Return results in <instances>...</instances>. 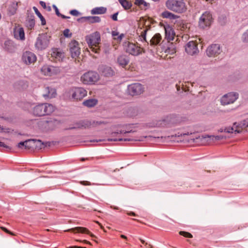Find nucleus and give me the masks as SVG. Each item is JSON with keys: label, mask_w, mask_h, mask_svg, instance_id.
<instances>
[{"label": "nucleus", "mask_w": 248, "mask_h": 248, "mask_svg": "<svg viewBox=\"0 0 248 248\" xmlns=\"http://www.w3.org/2000/svg\"><path fill=\"white\" fill-rule=\"evenodd\" d=\"M69 129H83L82 126L81 121H79L75 123L74 127H71L69 128Z\"/></svg>", "instance_id": "c03bdc74"}, {"label": "nucleus", "mask_w": 248, "mask_h": 248, "mask_svg": "<svg viewBox=\"0 0 248 248\" xmlns=\"http://www.w3.org/2000/svg\"><path fill=\"white\" fill-rule=\"evenodd\" d=\"M129 93L131 95H137L142 93L144 91L143 86L140 83H134L128 87Z\"/></svg>", "instance_id": "ddd939ff"}, {"label": "nucleus", "mask_w": 248, "mask_h": 248, "mask_svg": "<svg viewBox=\"0 0 248 248\" xmlns=\"http://www.w3.org/2000/svg\"><path fill=\"white\" fill-rule=\"evenodd\" d=\"M51 57L53 58L52 61L55 62L61 61L64 57V54L58 48H54L51 50Z\"/></svg>", "instance_id": "aec40b11"}, {"label": "nucleus", "mask_w": 248, "mask_h": 248, "mask_svg": "<svg viewBox=\"0 0 248 248\" xmlns=\"http://www.w3.org/2000/svg\"><path fill=\"white\" fill-rule=\"evenodd\" d=\"M22 60L26 64H30L36 62V57L33 53L26 51L23 54Z\"/></svg>", "instance_id": "dca6fc26"}, {"label": "nucleus", "mask_w": 248, "mask_h": 248, "mask_svg": "<svg viewBox=\"0 0 248 248\" xmlns=\"http://www.w3.org/2000/svg\"><path fill=\"white\" fill-rule=\"evenodd\" d=\"M80 184L83 186H91L92 185V184L87 181H81L80 182Z\"/></svg>", "instance_id": "603ef678"}, {"label": "nucleus", "mask_w": 248, "mask_h": 248, "mask_svg": "<svg viewBox=\"0 0 248 248\" xmlns=\"http://www.w3.org/2000/svg\"><path fill=\"white\" fill-rule=\"evenodd\" d=\"M41 73L44 76L51 77L59 74L61 69L59 67L44 65L41 69Z\"/></svg>", "instance_id": "0eeeda50"}, {"label": "nucleus", "mask_w": 248, "mask_h": 248, "mask_svg": "<svg viewBox=\"0 0 248 248\" xmlns=\"http://www.w3.org/2000/svg\"><path fill=\"white\" fill-rule=\"evenodd\" d=\"M83 18L85 19L89 23H99L101 21V19L99 16H85Z\"/></svg>", "instance_id": "f704fd0d"}, {"label": "nucleus", "mask_w": 248, "mask_h": 248, "mask_svg": "<svg viewBox=\"0 0 248 248\" xmlns=\"http://www.w3.org/2000/svg\"><path fill=\"white\" fill-rule=\"evenodd\" d=\"M85 243L91 244V243L87 240H84L83 241Z\"/></svg>", "instance_id": "338daca9"}, {"label": "nucleus", "mask_w": 248, "mask_h": 248, "mask_svg": "<svg viewBox=\"0 0 248 248\" xmlns=\"http://www.w3.org/2000/svg\"><path fill=\"white\" fill-rule=\"evenodd\" d=\"M151 26H145L144 27L139 28L138 31L140 33V36L143 39L144 41H145L147 44H149V42L146 40V35L148 32L150 31L151 30Z\"/></svg>", "instance_id": "5701e85b"}, {"label": "nucleus", "mask_w": 248, "mask_h": 248, "mask_svg": "<svg viewBox=\"0 0 248 248\" xmlns=\"http://www.w3.org/2000/svg\"><path fill=\"white\" fill-rule=\"evenodd\" d=\"M243 130L248 131V119H246L240 123H234L232 126L221 128L218 130L220 132L228 133H239Z\"/></svg>", "instance_id": "f257e3e1"}, {"label": "nucleus", "mask_w": 248, "mask_h": 248, "mask_svg": "<svg viewBox=\"0 0 248 248\" xmlns=\"http://www.w3.org/2000/svg\"><path fill=\"white\" fill-rule=\"evenodd\" d=\"M205 1H208V2H212L214 0H205Z\"/></svg>", "instance_id": "774afa93"}, {"label": "nucleus", "mask_w": 248, "mask_h": 248, "mask_svg": "<svg viewBox=\"0 0 248 248\" xmlns=\"http://www.w3.org/2000/svg\"><path fill=\"white\" fill-rule=\"evenodd\" d=\"M17 146L18 148L23 149H25V141H21L19 143H18L17 145Z\"/></svg>", "instance_id": "8fccbe9b"}, {"label": "nucleus", "mask_w": 248, "mask_h": 248, "mask_svg": "<svg viewBox=\"0 0 248 248\" xmlns=\"http://www.w3.org/2000/svg\"><path fill=\"white\" fill-rule=\"evenodd\" d=\"M70 14L74 16H78L79 13L77 10H72L70 11Z\"/></svg>", "instance_id": "3c124183"}, {"label": "nucleus", "mask_w": 248, "mask_h": 248, "mask_svg": "<svg viewBox=\"0 0 248 248\" xmlns=\"http://www.w3.org/2000/svg\"><path fill=\"white\" fill-rule=\"evenodd\" d=\"M4 48L10 52H13L15 51V46L12 41L7 40L4 43Z\"/></svg>", "instance_id": "2f4dec72"}, {"label": "nucleus", "mask_w": 248, "mask_h": 248, "mask_svg": "<svg viewBox=\"0 0 248 248\" xmlns=\"http://www.w3.org/2000/svg\"><path fill=\"white\" fill-rule=\"evenodd\" d=\"M162 39L161 34L159 33H156L150 40V44L151 46H156L159 45Z\"/></svg>", "instance_id": "bb28decb"}, {"label": "nucleus", "mask_w": 248, "mask_h": 248, "mask_svg": "<svg viewBox=\"0 0 248 248\" xmlns=\"http://www.w3.org/2000/svg\"><path fill=\"white\" fill-rule=\"evenodd\" d=\"M162 15L164 18H169L170 19H175L176 17V16L168 11L164 12Z\"/></svg>", "instance_id": "58836bf2"}, {"label": "nucleus", "mask_w": 248, "mask_h": 248, "mask_svg": "<svg viewBox=\"0 0 248 248\" xmlns=\"http://www.w3.org/2000/svg\"><path fill=\"white\" fill-rule=\"evenodd\" d=\"M56 95V89L51 87H46L43 91V96L45 99L54 98Z\"/></svg>", "instance_id": "f3484780"}, {"label": "nucleus", "mask_w": 248, "mask_h": 248, "mask_svg": "<svg viewBox=\"0 0 248 248\" xmlns=\"http://www.w3.org/2000/svg\"><path fill=\"white\" fill-rule=\"evenodd\" d=\"M179 234L185 237H187V238H192L193 237L192 235L188 232H184V231H180V232H179Z\"/></svg>", "instance_id": "a18cd8bd"}, {"label": "nucleus", "mask_w": 248, "mask_h": 248, "mask_svg": "<svg viewBox=\"0 0 248 248\" xmlns=\"http://www.w3.org/2000/svg\"><path fill=\"white\" fill-rule=\"evenodd\" d=\"M124 47L126 52L134 56H138L141 54L143 50L140 46L129 42H125Z\"/></svg>", "instance_id": "9d476101"}, {"label": "nucleus", "mask_w": 248, "mask_h": 248, "mask_svg": "<svg viewBox=\"0 0 248 248\" xmlns=\"http://www.w3.org/2000/svg\"><path fill=\"white\" fill-rule=\"evenodd\" d=\"M238 94L236 93H229L223 95L221 98V104L223 106L234 103L238 98Z\"/></svg>", "instance_id": "9b49d317"}, {"label": "nucleus", "mask_w": 248, "mask_h": 248, "mask_svg": "<svg viewBox=\"0 0 248 248\" xmlns=\"http://www.w3.org/2000/svg\"><path fill=\"white\" fill-rule=\"evenodd\" d=\"M49 43V40L46 34H40L37 38L35 46L38 50H44L48 46Z\"/></svg>", "instance_id": "6e6552de"}, {"label": "nucleus", "mask_w": 248, "mask_h": 248, "mask_svg": "<svg viewBox=\"0 0 248 248\" xmlns=\"http://www.w3.org/2000/svg\"><path fill=\"white\" fill-rule=\"evenodd\" d=\"M41 144L40 140L30 139L25 140V149H33Z\"/></svg>", "instance_id": "412c9836"}, {"label": "nucleus", "mask_w": 248, "mask_h": 248, "mask_svg": "<svg viewBox=\"0 0 248 248\" xmlns=\"http://www.w3.org/2000/svg\"><path fill=\"white\" fill-rule=\"evenodd\" d=\"M189 134H192V132H190V133H189V132H187V133H183V134H181V136H185V135H188Z\"/></svg>", "instance_id": "052dcab7"}, {"label": "nucleus", "mask_w": 248, "mask_h": 248, "mask_svg": "<svg viewBox=\"0 0 248 248\" xmlns=\"http://www.w3.org/2000/svg\"><path fill=\"white\" fill-rule=\"evenodd\" d=\"M135 132H136V131L132 130H128V131L121 130L114 131V132H112L111 135V137H113L114 136V135H115V134H123V133L126 134V133H129Z\"/></svg>", "instance_id": "a19ab883"}, {"label": "nucleus", "mask_w": 248, "mask_h": 248, "mask_svg": "<svg viewBox=\"0 0 248 248\" xmlns=\"http://www.w3.org/2000/svg\"><path fill=\"white\" fill-rule=\"evenodd\" d=\"M14 35L17 40H24L25 33L23 28L20 26H16L14 30Z\"/></svg>", "instance_id": "6ab92c4d"}, {"label": "nucleus", "mask_w": 248, "mask_h": 248, "mask_svg": "<svg viewBox=\"0 0 248 248\" xmlns=\"http://www.w3.org/2000/svg\"><path fill=\"white\" fill-rule=\"evenodd\" d=\"M104 123L102 121H89L87 120H81L82 126L83 129L90 128L96 127Z\"/></svg>", "instance_id": "a211bd4d"}, {"label": "nucleus", "mask_w": 248, "mask_h": 248, "mask_svg": "<svg viewBox=\"0 0 248 248\" xmlns=\"http://www.w3.org/2000/svg\"><path fill=\"white\" fill-rule=\"evenodd\" d=\"M210 138L213 140H220L221 139L225 138V137H224L223 136H210Z\"/></svg>", "instance_id": "09e8293b"}, {"label": "nucleus", "mask_w": 248, "mask_h": 248, "mask_svg": "<svg viewBox=\"0 0 248 248\" xmlns=\"http://www.w3.org/2000/svg\"><path fill=\"white\" fill-rule=\"evenodd\" d=\"M140 242L142 243V244H145V245H147V243H145V241L143 240V239L140 238Z\"/></svg>", "instance_id": "680f3d73"}, {"label": "nucleus", "mask_w": 248, "mask_h": 248, "mask_svg": "<svg viewBox=\"0 0 248 248\" xmlns=\"http://www.w3.org/2000/svg\"><path fill=\"white\" fill-rule=\"evenodd\" d=\"M33 9L36 14V15L40 18V20H41V23L43 25H44L46 24V20L45 18L43 17V16L41 15V14L40 13V12L38 11V9L34 6L33 7Z\"/></svg>", "instance_id": "4c0bfd02"}, {"label": "nucleus", "mask_w": 248, "mask_h": 248, "mask_svg": "<svg viewBox=\"0 0 248 248\" xmlns=\"http://www.w3.org/2000/svg\"><path fill=\"white\" fill-rule=\"evenodd\" d=\"M102 74L105 77H111L114 75V71L112 68L108 66H102L100 70Z\"/></svg>", "instance_id": "cd10ccee"}, {"label": "nucleus", "mask_w": 248, "mask_h": 248, "mask_svg": "<svg viewBox=\"0 0 248 248\" xmlns=\"http://www.w3.org/2000/svg\"><path fill=\"white\" fill-rule=\"evenodd\" d=\"M0 228L4 232H5L6 233H11L10 232L7 230L6 228L4 227H0Z\"/></svg>", "instance_id": "4d7b16f0"}, {"label": "nucleus", "mask_w": 248, "mask_h": 248, "mask_svg": "<svg viewBox=\"0 0 248 248\" xmlns=\"http://www.w3.org/2000/svg\"><path fill=\"white\" fill-rule=\"evenodd\" d=\"M40 4L43 7V8L46 9V3L44 1H40L39 2Z\"/></svg>", "instance_id": "6e6d98bb"}, {"label": "nucleus", "mask_w": 248, "mask_h": 248, "mask_svg": "<svg viewBox=\"0 0 248 248\" xmlns=\"http://www.w3.org/2000/svg\"><path fill=\"white\" fill-rule=\"evenodd\" d=\"M96 223H97L98 224H99V225L100 226V227L102 229L104 228L101 225V224L98 221H96Z\"/></svg>", "instance_id": "69168bd1"}, {"label": "nucleus", "mask_w": 248, "mask_h": 248, "mask_svg": "<svg viewBox=\"0 0 248 248\" xmlns=\"http://www.w3.org/2000/svg\"><path fill=\"white\" fill-rule=\"evenodd\" d=\"M52 7L54 8V9L55 10L56 14L58 16H61L62 18H63V19H66V18H70L69 16H65L64 15H62L61 14H60V13L59 12V10H58V9L57 8V7L55 5H54V4L53 5Z\"/></svg>", "instance_id": "79ce46f5"}, {"label": "nucleus", "mask_w": 248, "mask_h": 248, "mask_svg": "<svg viewBox=\"0 0 248 248\" xmlns=\"http://www.w3.org/2000/svg\"><path fill=\"white\" fill-rule=\"evenodd\" d=\"M86 40L92 51L96 53H99L100 51L99 44L100 41V36L99 32H95L86 36Z\"/></svg>", "instance_id": "7ed1b4c3"}, {"label": "nucleus", "mask_w": 248, "mask_h": 248, "mask_svg": "<svg viewBox=\"0 0 248 248\" xmlns=\"http://www.w3.org/2000/svg\"><path fill=\"white\" fill-rule=\"evenodd\" d=\"M165 31V38L168 42L173 40L175 34L172 28L168 25L164 27Z\"/></svg>", "instance_id": "4be33fe9"}, {"label": "nucleus", "mask_w": 248, "mask_h": 248, "mask_svg": "<svg viewBox=\"0 0 248 248\" xmlns=\"http://www.w3.org/2000/svg\"><path fill=\"white\" fill-rule=\"evenodd\" d=\"M45 9H46L47 11L50 12L51 10V8L50 6H47Z\"/></svg>", "instance_id": "bf43d9fd"}, {"label": "nucleus", "mask_w": 248, "mask_h": 248, "mask_svg": "<svg viewBox=\"0 0 248 248\" xmlns=\"http://www.w3.org/2000/svg\"><path fill=\"white\" fill-rule=\"evenodd\" d=\"M107 11V9L103 7H95L91 10V14L93 15L103 14Z\"/></svg>", "instance_id": "473e14b6"}, {"label": "nucleus", "mask_w": 248, "mask_h": 248, "mask_svg": "<svg viewBox=\"0 0 248 248\" xmlns=\"http://www.w3.org/2000/svg\"><path fill=\"white\" fill-rule=\"evenodd\" d=\"M119 2L124 9H129L132 6V3L127 0H119Z\"/></svg>", "instance_id": "e433bc0d"}, {"label": "nucleus", "mask_w": 248, "mask_h": 248, "mask_svg": "<svg viewBox=\"0 0 248 248\" xmlns=\"http://www.w3.org/2000/svg\"><path fill=\"white\" fill-rule=\"evenodd\" d=\"M197 42L191 41H189L185 46L186 52L190 55H194L199 53Z\"/></svg>", "instance_id": "2eb2a0df"}, {"label": "nucleus", "mask_w": 248, "mask_h": 248, "mask_svg": "<svg viewBox=\"0 0 248 248\" xmlns=\"http://www.w3.org/2000/svg\"><path fill=\"white\" fill-rule=\"evenodd\" d=\"M121 237L126 240L127 239V237L123 234L121 235Z\"/></svg>", "instance_id": "e2e57ef3"}, {"label": "nucleus", "mask_w": 248, "mask_h": 248, "mask_svg": "<svg viewBox=\"0 0 248 248\" xmlns=\"http://www.w3.org/2000/svg\"><path fill=\"white\" fill-rule=\"evenodd\" d=\"M242 41L245 43H248V29L247 30L242 34L241 37Z\"/></svg>", "instance_id": "37998d69"}, {"label": "nucleus", "mask_w": 248, "mask_h": 248, "mask_svg": "<svg viewBox=\"0 0 248 248\" xmlns=\"http://www.w3.org/2000/svg\"><path fill=\"white\" fill-rule=\"evenodd\" d=\"M26 25L27 27L29 30H32L35 25V20L32 17H29L26 20Z\"/></svg>", "instance_id": "c9c22d12"}, {"label": "nucleus", "mask_w": 248, "mask_h": 248, "mask_svg": "<svg viewBox=\"0 0 248 248\" xmlns=\"http://www.w3.org/2000/svg\"><path fill=\"white\" fill-rule=\"evenodd\" d=\"M170 118L169 117H167L165 119L160 120L158 121L156 124L155 126L157 127H165V126H169L170 125Z\"/></svg>", "instance_id": "7c9ffc66"}, {"label": "nucleus", "mask_w": 248, "mask_h": 248, "mask_svg": "<svg viewBox=\"0 0 248 248\" xmlns=\"http://www.w3.org/2000/svg\"><path fill=\"white\" fill-rule=\"evenodd\" d=\"M108 141H133V140L142 141L143 140L142 139L134 140V139H128V138H126V139H122V138L113 139V138H111V139H108Z\"/></svg>", "instance_id": "ea45409f"}, {"label": "nucleus", "mask_w": 248, "mask_h": 248, "mask_svg": "<svg viewBox=\"0 0 248 248\" xmlns=\"http://www.w3.org/2000/svg\"><path fill=\"white\" fill-rule=\"evenodd\" d=\"M55 107L49 103L39 104L32 108V113L36 116H42L51 114L55 110Z\"/></svg>", "instance_id": "f03ea898"}, {"label": "nucleus", "mask_w": 248, "mask_h": 248, "mask_svg": "<svg viewBox=\"0 0 248 248\" xmlns=\"http://www.w3.org/2000/svg\"><path fill=\"white\" fill-rule=\"evenodd\" d=\"M135 3L139 6L143 5L144 6H147L148 4L143 0H135Z\"/></svg>", "instance_id": "49530a36"}, {"label": "nucleus", "mask_w": 248, "mask_h": 248, "mask_svg": "<svg viewBox=\"0 0 248 248\" xmlns=\"http://www.w3.org/2000/svg\"><path fill=\"white\" fill-rule=\"evenodd\" d=\"M63 35L66 37H71L72 36V33H70V31L69 29H66L63 31Z\"/></svg>", "instance_id": "de8ad7c7"}, {"label": "nucleus", "mask_w": 248, "mask_h": 248, "mask_svg": "<svg viewBox=\"0 0 248 248\" xmlns=\"http://www.w3.org/2000/svg\"><path fill=\"white\" fill-rule=\"evenodd\" d=\"M111 35L114 41H115L118 44L120 43L124 37V34H120L117 31H111Z\"/></svg>", "instance_id": "a878e982"}, {"label": "nucleus", "mask_w": 248, "mask_h": 248, "mask_svg": "<svg viewBox=\"0 0 248 248\" xmlns=\"http://www.w3.org/2000/svg\"><path fill=\"white\" fill-rule=\"evenodd\" d=\"M213 22V17L211 14L208 11L203 13L199 18V26L200 28L205 29L209 28Z\"/></svg>", "instance_id": "423d86ee"}, {"label": "nucleus", "mask_w": 248, "mask_h": 248, "mask_svg": "<svg viewBox=\"0 0 248 248\" xmlns=\"http://www.w3.org/2000/svg\"><path fill=\"white\" fill-rule=\"evenodd\" d=\"M127 214L129 216H137V215L133 212H128Z\"/></svg>", "instance_id": "13d9d810"}, {"label": "nucleus", "mask_w": 248, "mask_h": 248, "mask_svg": "<svg viewBox=\"0 0 248 248\" xmlns=\"http://www.w3.org/2000/svg\"><path fill=\"white\" fill-rule=\"evenodd\" d=\"M0 146L5 148L10 149L9 146L6 145L4 142L0 141Z\"/></svg>", "instance_id": "5fc2aeb1"}, {"label": "nucleus", "mask_w": 248, "mask_h": 248, "mask_svg": "<svg viewBox=\"0 0 248 248\" xmlns=\"http://www.w3.org/2000/svg\"><path fill=\"white\" fill-rule=\"evenodd\" d=\"M72 99L77 101H80L87 95V91L82 87H76L70 91Z\"/></svg>", "instance_id": "1a4fd4ad"}, {"label": "nucleus", "mask_w": 248, "mask_h": 248, "mask_svg": "<svg viewBox=\"0 0 248 248\" xmlns=\"http://www.w3.org/2000/svg\"><path fill=\"white\" fill-rule=\"evenodd\" d=\"M166 5L169 10L179 13H183L186 9L183 0H168L166 2Z\"/></svg>", "instance_id": "20e7f679"}, {"label": "nucleus", "mask_w": 248, "mask_h": 248, "mask_svg": "<svg viewBox=\"0 0 248 248\" xmlns=\"http://www.w3.org/2000/svg\"><path fill=\"white\" fill-rule=\"evenodd\" d=\"M69 50L73 58H76L80 54V47L78 43L75 41H72L69 45Z\"/></svg>", "instance_id": "4468645a"}, {"label": "nucleus", "mask_w": 248, "mask_h": 248, "mask_svg": "<svg viewBox=\"0 0 248 248\" xmlns=\"http://www.w3.org/2000/svg\"><path fill=\"white\" fill-rule=\"evenodd\" d=\"M99 78V75L97 72L91 71L83 74L80 78V81L84 84L93 85L96 83Z\"/></svg>", "instance_id": "39448f33"}, {"label": "nucleus", "mask_w": 248, "mask_h": 248, "mask_svg": "<svg viewBox=\"0 0 248 248\" xmlns=\"http://www.w3.org/2000/svg\"><path fill=\"white\" fill-rule=\"evenodd\" d=\"M153 23L152 19L150 18H145L142 17L140 19L139 25V28L144 27L145 26H151Z\"/></svg>", "instance_id": "c756f323"}, {"label": "nucleus", "mask_w": 248, "mask_h": 248, "mask_svg": "<svg viewBox=\"0 0 248 248\" xmlns=\"http://www.w3.org/2000/svg\"><path fill=\"white\" fill-rule=\"evenodd\" d=\"M67 232H81L83 233H87L90 234L92 237H94L95 236L91 233L86 228L82 227H77L69 229L66 231Z\"/></svg>", "instance_id": "b1692460"}, {"label": "nucleus", "mask_w": 248, "mask_h": 248, "mask_svg": "<svg viewBox=\"0 0 248 248\" xmlns=\"http://www.w3.org/2000/svg\"><path fill=\"white\" fill-rule=\"evenodd\" d=\"M71 248H83V247H78V246H73V247H71Z\"/></svg>", "instance_id": "0e129e2a"}, {"label": "nucleus", "mask_w": 248, "mask_h": 248, "mask_svg": "<svg viewBox=\"0 0 248 248\" xmlns=\"http://www.w3.org/2000/svg\"><path fill=\"white\" fill-rule=\"evenodd\" d=\"M118 14L119 13L118 12H117L115 14H114L113 15H112L111 16V17L112 18V19L114 21H117L118 20L117 19V16L118 15Z\"/></svg>", "instance_id": "864d4df0"}, {"label": "nucleus", "mask_w": 248, "mask_h": 248, "mask_svg": "<svg viewBox=\"0 0 248 248\" xmlns=\"http://www.w3.org/2000/svg\"><path fill=\"white\" fill-rule=\"evenodd\" d=\"M117 62L119 65L123 67H124L129 63V59L127 56L125 55H121L118 57Z\"/></svg>", "instance_id": "c85d7f7f"}, {"label": "nucleus", "mask_w": 248, "mask_h": 248, "mask_svg": "<svg viewBox=\"0 0 248 248\" xmlns=\"http://www.w3.org/2000/svg\"><path fill=\"white\" fill-rule=\"evenodd\" d=\"M18 2L14 1L12 2L9 6L7 9V14L10 16L14 15L17 11L18 8Z\"/></svg>", "instance_id": "393cba45"}, {"label": "nucleus", "mask_w": 248, "mask_h": 248, "mask_svg": "<svg viewBox=\"0 0 248 248\" xmlns=\"http://www.w3.org/2000/svg\"><path fill=\"white\" fill-rule=\"evenodd\" d=\"M97 103V100L95 99H90L83 102V105L87 107L91 108L95 106Z\"/></svg>", "instance_id": "72a5a7b5"}, {"label": "nucleus", "mask_w": 248, "mask_h": 248, "mask_svg": "<svg viewBox=\"0 0 248 248\" xmlns=\"http://www.w3.org/2000/svg\"><path fill=\"white\" fill-rule=\"evenodd\" d=\"M206 54L209 57H216L222 52L221 47L218 44H212L206 49Z\"/></svg>", "instance_id": "f8f14e48"}]
</instances>
